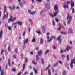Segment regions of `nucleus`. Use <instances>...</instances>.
<instances>
[{
    "label": "nucleus",
    "instance_id": "63",
    "mask_svg": "<svg viewBox=\"0 0 75 75\" xmlns=\"http://www.w3.org/2000/svg\"><path fill=\"white\" fill-rule=\"evenodd\" d=\"M21 74V72H19L18 73L17 75H20Z\"/></svg>",
    "mask_w": 75,
    "mask_h": 75
},
{
    "label": "nucleus",
    "instance_id": "6",
    "mask_svg": "<svg viewBox=\"0 0 75 75\" xmlns=\"http://www.w3.org/2000/svg\"><path fill=\"white\" fill-rule=\"evenodd\" d=\"M61 28H62V27H61V23H59V28H57V30L59 31H61Z\"/></svg>",
    "mask_w": 75,
    "mask_h": 75
},
{
    "label": "nucleus",
    "instance_id": "43",
    "mask_svg": "<svg viewBox=\"0 0 75 75\" xmlns=\"http://www.w3.org/2000/svg\"><path fill=\"white\" fill-rule=\"evenodd\" d=\"M3 52H4V50H1V55H3Z\"/></svg>",
    "mask_w": 75,
    "mask_h": 75
},
{
    "label": "nucleus",
    "instance_id": "37",
    "mask_svg": "<svg viewBox=\"0 0 75 75\" xmlns=\"http://www.w3.org/2000/svg\"><path fill=\"white\" fill-rule=\"evenodd\" d=\"M57 65H58V62H56L55 64H54V67H55L56 66H57Z\"/></svg>",
    "mask_w": 75,
    "mask_h": 75
},
{
    "label": "nucleus",
    "instance_id": "47",
    "mask_svg": "<svg viewBox=\"0 0 75 75\" xmlns=\"http://www.w3.org/2000/svg\"><path fill=\"white\" fill-rule=\"evenodd\" d=\"M32 63L33 64H34V65H37V63L35 62H34V61H32Z\"/></svg>",
    "mask_w": 75,
    "mask_h": 75
},
{
    "label": "nucleus",
    "instance_id": "62",
    "mask_svg": "<svg viewBox=\"0 0 75 75\" xmlns=\"http://www.w3.org/2000/svg\"><path fill=\"white\" fill-rule=\"evenodd\" d=\"M29 68H30V69H31V68H32V66H29Z\"/></svg>",
    "mask_w": 75,
    "mask_h": 75
},
{
    "label": "nucleus",
    "instance_id": "59",
    "mask_svg": "<svg viewBox=\"0 0 75 75\" xmlns=\"http://www.w3.org/2000/svg\"><path fill=\"white\" fill-rule=\"evenodd\" d=\"M25 62L26 63H27V61H28V59H27V58H26L25 59Z\"/></svg>",
    "mask_w": 75,
    "mask_h": 75
},
{
    "label": "nucleus",
    "instance_id": "31",
    "mask_svg": "<svg viewBox=\"0 0 75 75\" xmlns=\"http://www.w3.org/2000/svg\"><path fill=\"white\" fill-rule=\"evenodd\" d=\"M16 8V6L15 5H13L12 6V9L13 10H14Z\"/></svg>",
    "mask_w": 75,
    "mask_h": 75
},
{
    "label": "nucleus",
    "instance_id": "11",
    "mask_svg": "<svg viewBox=\"0 0 75 75\" xmlns=\"http://www.w3.org/2000/svg\"><path fill=\"white\" fill-rule=\"evenodd\" d=\"M40 44H43L44 43V41H43V39H42V38H41L40 41Z\"/></svg>",
    "mask_w": 75,
    "mask_h": 75
},
{
    "label": "nucleus",
    "instance_id": "9",
    "mask_svg": "<svg viewBox=\"0 0 75 75\" xmlns=\"http://www.w3.org/2000/svg\"><path fill=\"white\" fill-rule=\"evenodd\" d=\"M69 33H73V31H72V28H70L69 30Z\"/></svg>",
    "mask_w": 75,
    "mask_h": 75
},
{
    "label": "nucleus",
    "instance_id": "20",
    "mask_svg": "<svg viewBox=\"0 0 75 75\" xmlns=\"http://www.w3.org/2000/svg\"><path fill=\"white\" fill-rule=\"evenodd\" d=\"M69 54H67V61H69Z\"/></svg>",
    "mask_w": 75,
    "mask_h": 75
},
{
    "label": "nucleus",
    "instance_id": "40",
    "mask_svg": "<svg viewBox=\"0 0 75 75\" xmlns=\"http://www.w3.org/2000/svg\"><path fill=\"white\" fill-rule=\"evenodd\" d=\"M12 70L13 72H16V68H14L13 69H12Z\"/></svg>",
    "mask_w": 75,
    "mask_h": 75
},
{
    "label": "nucleus",
    "instance_id": "17",
    "mask_svg": "<svg viewBox=\"0 0 75 75\" xmlns=\"http://www.w3.org/2000/svg\"><path fill=\"white\" fill-rule=\"evenodd\" d=\"M50 67H51V65L50 64H49L48 66L45 69L46 71V70H48V69L50 68Z\"/></svg>",
    "mask_w": 75,
    "mask_h": 75
},
{
    "label": "nucleus",
    "instance_id": "19",
    "mask_svg": "<svg viewBox=\"0 0 75 75\" xmlns=\"http://www.w3.org/2000/svg\"><path fill=\"white\" fill-rule=\"evenodd\" d=\"M6 6H4V13H5L6 12V11H7V9H6Z\"/></svg>",
    "mask_w": 75,
    "mask_h": 75
},
{
    "label": "nucleus",
    "instance_id": "57",
    "mask_svg": "<svg viewBox=\"0 0 75 75\" xmlns=\"http://www.w3.org/2000/svg\"><path fill=\"white\" fill-rule=\"evenodd\" d=\"M52 23L53 25H55V21H53Z\"/></svg>",
    "mask_w": 75,
    "mask_h": 75
},
{
    "label": "nucleus",
    "instance_id": "32",
    "mask_svg": "<svg viewBox=\"0 0 75 75\" xmlns=\"http://www.w3.org/2000/svg\"><path fill=\"white\" fill-rule=\"evenodd\" d=\"M32 42H35V38H34L32 40Z\"/></svg>",
    "mask_w": 75,
    "mask_h": 75
},
{
    "label": "nucleus",
    "instance_id": "58",
    "mask_svg": "<svg viewBox=\"0 0 75 75\" xmlns=\"http://www.w3.org/2000/svg\"><path fill=\"white\" fill-rule=\"evenodd\" d=\"M9 8L10 9V10H12V7H11V6H9Z\"/></svg>",
    "mask_w": 75,
    "mask_h": 75
},
{
    "label": "nucleus",
    "instance_id": "7",
    "mask_svg": "<svg viewBox=\"0 0 75 75\" xmlns=\"http://www.w3.org/2000/svg\"><path fill=\"white\" fill-rule=\"evenodd\" d=\"M42 54V50H40V51L38 52V55L39 56H41Z\"/></svg>",
    "mask_w": 75,
    "mask_h": 75
},
{
    "label": "nucleus",
    "instance_id": "24",
    "mask_svg": "<svg viewBox=\"0 0 75 75\" xmlns=\"http://www.w3.org/2000/svg\"><path fill=\"white\" fill-rule=\"evenodd\" d=\"M28 40V38H27L26 39V40L24 41L23 44L24 45H25V43H27Z\"/></svg>",
    "mask_w": 75,
    "mask_h": 75
},
{
    "label": "nucleus",
    "instance_id": "61",
    "mask_svg": "<svg viewBox=\"0 0 75 75\" xmlns=\"http://www.w3.org/2000/svg\"><path fill=\"white\" fill-rule=\"evenodd\" d=\"M2 15V13H1V11H0V17H1V16Z\"/></svg>",
    "mask_w": 75,
    "mask_h": 75
},
{
    "label": "nucleus",
    "instance_id": "55",
    "mask_svg": "<svg viewBox=\"0 0 75 75\" xmlns=\"http://www.w3.org/2000/svg\"><path fill=\"white\" fill-rule=\"evenodd\" d=\"M10 21L12 22V19H9L8 20V23L10 22Z\"/></svg>",
    "mask_w": 75,
    "mask_h": 75
},
{
    "label": "nucleus",
    "instance_id": "26",
    "mask_svg": "<svg viewBox=\"0 0 75 75\" xmlns=\"http://www.w3.org/2000/svg\"><path fill=\"white\" fill-rule=\"evenodd\" d=\"M6 15L5 14H4V16H3V17L2 18V19L3 20H5V18H6Z\"/></svg>",
    "mask_w": 75,
    "mask_h": 75
},
{
    "label": "nucleus",
    "instance_id": "53",
    "mask_svg": "<svg viewBox=\"0 0 75 75\" xmlns=\"http://www.w3.org/2000/svg\"><path fill=\"white\" fill-rule=\"evenodd\" d=\"M52 47H53V49L54 50H55V49H56V46H52Z\"/></svg>",
    "mask_w": 75,
    "mask_h": 75
},
{
    "label": "nucleus",
    "instance_id": "36",
    "mask_svg": "<svg viewBox=\"0 0 75 75\" xmlns=\"http://www.w3.org/2000/svg\"><path fill=\"white\" fill-rule=\"evenodd\" d=\"M7 27L8 30H11V26H8Z\"/></svg>",
    "mask_w": 75,
    "mask_h": 75
},
{
    "label": "nucleus",
    "instance_id": "25",
    "mask_svg": "<svg viewBox=\"0 0 75 75\" xmlns=\"http://www.w3.org/2000/svg\"><path fill=\"white\" fill-rule=\"evenodd\" d=\"M28 21L30 24H33V21H32V20L30 19H29Z\"/></svg>",
    "mask_w": 75,
    "mask_h": 75
},
{
    "label": "nucleus",
    "instance_id": "64",
    "mask_svg": "<svg viewBox=\"0 0 75 75\" xmlns=\"http://www.w3.org/2000/svg\"><path fill=\"white\" fill-rule=\"evenodd\" d=\"M10 19H12V16L11 15H10Z\"/></svg>",
    "mask_w": 75,
    "mask_h": 75
},
{
    "label": "nucleus",
    "instance_id": "13",
    "mask_svg": "<svg viewBox=\"0 0 75 75\" xmlns=\"http://www.w3.org/2000/svg\"><path fill=\"white\" fill-rule=\"evenodd\" d=\"M2 36H3V31L1 30L0 32V38H1Z\"/></svg>",
    "mask_w": 75,
    "mask_h": 75
},
{
    "label": "nucleus",
    "instance_id": "39",
    "mask_svg": "<svg viewBox=\"0 0 75 75\" xmlns=\"http://www.w3.org/2000/svg\"><path fill=\"white\" fill-rule=\"evenodd\" d=\"M26 34V32L25 31H24L22 35V36H25Z\"/></svg>",
    "mask_w": 75,
    "mask_h": 75
},
{
    "label": "nucleus",
    "instance_id": "44",
    "mask_svg": "<svg viewBox=\"0 0 75 75\" xmlns=\"http://www.w3.org/2000/svg\"><path fill=\"white\" fill-rule=\"evenodd\" d=\"M35 11H34V12H31V13L30 14H31L32 15H33V14H35Z\"/></svg>",
    "mask_w": 75,
    "mask_h": 75
},
{
    "label": "nucleus",
    "instance_id": "21",
    "mask_svg": "<svg viewBox=\"0 0 75 75\" xmlns=\"http://www.w3.org/2000/svg\"><path fill=\"white\" fill-rule=\"evenodd\" d=\"M50 52V50L48 49L47 50L46 52H45V55H47V53H48V52Z\"/></svg>",
    "mask_w": 75,
    "mask_h": 75
},
{
    "label": "nucleus",
    "instance_id": "23",
    "mask_svg": "<svg viewBox=\"0 0 75 75\" xmlns=\"http://www.w3.org/2000/svg\"><path fill=\"white\" fill-rule=\"evenodd\" d=\"M19 5L21 7H24V5H23V4L22 3H19Z\"/></svg>",
    "mask_w": 75,
    "mask_h": 75
},
{
    "label": "nucleus",
    "instance_id": "48",
    "mask_svg": "<svg viewBox=\"0 0 75 75\" xmlns=\"http://www.w3.org/2000/svg\"><path fill=\"white\" fill-rule=\"evenodd\" d=\"M51 41H52V40L50 38V40L48 39L47 40V41H48L49 42H51Z\"/></svg>",
    "mask_w": 75,
    "mask_h": 75
},
{
    "label": "nucleus",
    "instance_id": "8",
    "mask_svg": "<svg viewBox=\"0 0 75 75\" xmlns=\"http://www.w3.org/2000/svg\"><path fill=\"white\" fill-rule=\"evenodd\" d=\"M74 5L75 4H74V2H72L71 4V8H70V10H72V8L73 7H74Z\"/></svg>",
    "mask_w": 75,
    "mask_h": 75
},
{
    "label": "nucleus",
    "instance_id": "45",
    "mask_svg": "<svg viewBox=\"0 0 75 75\" xmlns=\"http://www.w3.org/2000/svg\"><path fill=\"white\" fill-rule=\"evenodd\" d=\"M59 63L60 64V65H62V62L61 61H59Z\"/></svg>",
    "mask_w": 75,
    "mask_h": 75
},
{
    "label": "nucleus",
    "instance_id": "34",
    "mask_svg": "<svg viewBox=\"0 0 75 75\" xmlns=\"http://www.w3.org/2000/svg\"><path fill=\"white\" fill-rule=\"evenodd\" d=\"M16 19V17H15L14 18L12 19V22H13V21H14Z\"/></svg>",
    "mask_w": 75,
    "mask_h": 75
},
{
    "label": "nucleus",
    "instance_id": "41",
    "mask_svg": "<svg viewBox=\"0 0 75 75\" xmlns=\"http://www.w3.org/2000/svg\"><path fill=\"white\" fill-rule=\"evenodd\" d=\"M71 9H72V13L74 14V13H75V10H74V9L73 8H72Z\"/></svg>",
    "mask_w": 75,
    "mask_h": 75
},
{
    "label": "nucleus",
    "instance_id": "12",
    "mask_svg": "<svg viewBox=\"0 0 75 75\" xmlns=\"http://www.w3.org/2000/svg\"><path fill=\"white\" fill-rule=\"evenodd\" d=\"M11 60L10 59V58H9L8 60V63L9 67L11 66V63H10Z\"/></svg>",
    "mask_w": 75,
    "mask_h": 75
},
{
    "label": "nucleus",
    "instance_id": "14",
    "mask_svg": "<svg viewBox=\"0 0 75 75\" xmlns=\"http://www.w3.org/2000/svg\"><path fill=\"white\" fill-rule=\"evenodd\" d=\"M63 7L65 9V8H66V7L68 9L69 8L68 5H64L63 6Z\"/></svg>",
    "mask_w": 75,
    "mask_h": 75
},
{
    "label": "nucleus",
    "instance_id": "28",
    "mask_svg": "<svg viewBox=\"0 0 75 75\" xmlns=\"http://www.w3.org/2000/svg\"><path fill=\"white\" fill-rule=\"evenodd\" d=\"M41 62L42 63V65L44 64V59H42Z\"/></svg>",
    "mask_w": 75,
    "mask_h": 75
},
{
    "label": "nucleus",
    "instance_id": "3",
    "mask_svg": "<svg viewBox=\"0 0 75 75\" xmlns=\"http://www.w3.org/2000/svg\"><path fill=\"white\" fill-rule=\"evenodd\" d=\"M73 64H75V58H74L73 59H71V62L70 63V66L71 68H73Z\"/></svg>",
    "mask_w": 75,
    "mask_h": 75
},
{
    "label": "nucleus",
    "instance_id": "16",
    "mask_svg": "<svg viewBox=\"0 0 75 75\" xmlns=\"http://www.w3.org/2000/svg\"><path fill=\"white\" fill-rule=\"evenodd\" d=\"M36 58L37 61H39L40 57H39L38 56V55H36Z\"/></svg>",
    "mask_w": 75,
    "mask_h": 75
},
{
    "label": "nucleus",
    "instance_id": "42",
    "mask_svg": "<svg viewBox=\"0 0 75 75\" xmlns=\"http://www.w3.org/2000/svg\"><path fill=\"white\" fill-rule=\"evenodd\" d=\"M36 1L39 3H41L42 2V0H36Z\"/></svg>",
    "mask_w": 75,
    "mask_h": 75
},
{
    "label": "nucleus",
    "instance_id": "60",
    "mask_svg": "<svg viewBox=\"0 0 75 75\" xmlns=\"http://www.w3.org/2000/svg\"><path fill=\"white\" fill-rule=\"evenodd\" d=\"M28 13L29 14H31V10H28Z\"/></svg>",
    "mask_w": 75,
    "mask_h": 75
},
{
    "label": "nucleus",
    "instance_id": "18",
    "mask_svg": "<svg viewBox=\"0 0 75 75\" xmlns=\"http://www.w3.org/2000/svg\"><path fill=\"white\" fill-rule=\"evenodd\" d=\"M48 75H51V70L49 69L48 71Z\"/></svg>",
    "mask_w": 75,
    "mask_h": 75
},
{
    "label": "nucleus",
    "instance_id": "2",
    "mask_svg": "<svg viewBox=\"0 0 75 75\" xmlns=\"http://www.w3.org/2000/svg\"><path fill=\"white\" fill-rule=\"evenodd\" d=\"M67 20H68V21H67V24L68 25H69V24H70V23H71V21H72V16H70L69 17L70 14L68 13H67ZM68 18H69V20H68Z\"/></svg>",
    "mask_w": 75,
    "mask_h": 75
},
{
    "label": "nucleus",
    "instance_id": "49",
    "mask_svg": "<svg viewBox=\"0 0 75 75\" xmlns=\"http://www.w3.org/2000/svg\"><path fill=\"white\" fill-rule=\"evenodd\" d=\"M8 12H6V18H8Z\"/></svg>",
    "mask_w": 75,
    "mask_h": 75
},
{
    "label": "nucleus",
    "instance_id": "22",
    "mask_svg": "<svg viewBox=\"0 0 75 75\" xmlns=\"http://www.w3.org/2000/svg\"><path fill=\"white\" fill-rule=\"evenodd\" d=\"M66 73H67V71H66L64 70L63 71V75H66Z\"/></svg>",
    "mask_w": 75,
    "mask_h": 75
},
{
    "label": "nucleus",
    "instance_id": "1",
    "mask_svg": "<svg viewBox=\"0 0 75 75\" xmlns=\"http://www.w3.org/2000/svg\"><path fill=\"white\" fill-rule=\"evenodd\" d=\"M54 10L56 11L55 12L54 15L51 13H49L51 17H55L56 16V15L58 14V7L57 5H55L54 6Z\"/></svg>",
    "mask_w": 75,
    "mask_h": 75
},
{
    "label": "nucleus",
    "instance_id": "27",
    "mask_svg": "<svg viewBox=\"0 0 75 75\" xmlns=\"http://www.w3.org/2000/svg\"><path fill=\"white\" fill-rule=\"evenodd\" d=\"M33 71H35V74H37V70H36L35 68H33Z\"/></svg>",
    "mask_w": 75,
    "mask_h": 75
},
{
    "label": "nucleus",
    "instance_id": "52",
    "mask_svg": "<svg viewBox=\"0 0 75 75\" xmlns=\"http://www.w3.org/2000/svg\"><path fill=\"white\" fill-rule=\"evenodd\" d=\"M52 72H53V73H54V72H55V70L54 69H52Z\"/></svg>",
    "mask_w": 75,
    "mask_h": 75
},
{
    "label": "nucleus",
    "instance_id": "5",
    "mask_svg": "<svg viewBox=\"0 0 75 75\" xmlns=\"http://www.w3.org/2000/svg\"><path fill=\"white\" fill-rule=\"evenodd\" d=\"M46 7L48 9H49L50 8V4L49 3H47L46 4Z\"/></svg>",
    "mask_w": 75,
    "mask_h": 75
},
{
    "label": "nucleus",
    "instance_id": "33",
    "mask_svg": "<svg viewBox=\"0 0 75 75\" xmlns=\"http://www.w3.org/2000/svg\"><path fill=\"white\" fill-rule=\"evenodd\" d=\"M25 64H23V71H24L25 69Z\"/></svg>",
    "mask_w": 75,
    "mask_h": 75
},
{
    "label": "nucleus",
    "instance_id": "29",
    "mask_svg": "<svg viewBox=\"0 0 75 75\" xmlns=\"http://www.w3.org/2000/svg\"><path fill=\"white\" fill-rule=\"evenodd\" d=\"M60 33L62 34H64V35H65V34H67V32L60 31Z\"/></svg>",
    "mask_w": 75,
    "mask_h": 75
},
{
    "label": "nucleus",
    "instance_id": "56",
    "mask_svg": "<svg viewBox=\"0 0 75 75\" xmlns=\"http://www.w3.org/2000/svg\"><path fill=\"white\" fill-rule=\"evenodd\" d=\"M63 24L64 26H66V23H65V21H64L63 22Z\"/></svg>",
    "mask_w": 75,
    "mask_h": 75
},
{
    "label": "nucleus",
    "instance_id": "54",
    "mask_svg": "<svg viewBox=\"0 0 75 75\" xmlns=\"http://www.w3.org/2000/svg\"><path fill=\"white\" fill-rule=\"evenodd\" d=\"M17 50H18L17 49V48L15 49V53H16V54L17 53Z\"/></svg>",
    "mask_w": 75,
    "mask_h": 75
},
{
    "label": "nucleus",
    "instance_id": "15",
    "mask_svg": "<svg viewBox=\"0 0 75 75\" xmlns=\"http://www.w3.org/2000/svg\"><path fill=\"white\" fill-rule=\"evenodd\" d=\"M17 24L19 25H21L23 24V23L21 22L18 21L17 22Z\"/></svg>",
    "mask_w": 75,
    "mask_h": 75
},
{
    "label": "nucleus",
    "instance_id": "38",
    "mask_svg": "<svg viewBox=\"0 0 75 75\" xmlns=\"http://www.w3.org/2000/svg\"><path fill=\"white\" fill-rule=\"evenodd\" d=\"M8 51H9V52H10L11 51V50H10V45H9L8 47Z\"/></svg>",
    "mask_w": 75,
    "mask_h": 75
},
{
    "label": "nucleus",
    "instance_id": "10",
    "mask_svg": "<svg viewBox=\"0 0 75 75\" xmlns=\"http://www.w3.org/2000/svg\"><path fill=\"white\" fill-rule=\"evenodd\" d=\"M72 47L69 46H67V47L66 48V50H70V49H71Z\"/></svg>",
    "mask_w": 75,
    "mask_h": 75
},
{
    "label": "nucleus",
    "instance_id": "46",
    "mask_svg": "<svg viewBox=\"0 0 75 75\" xmlns=\"http://www.w3.org/2000/svg\"><path fill=\"white\" fill-rule=\"evenodd\" d=\"M55 20L56 22H57V23H58V22L59 21V20L58 19H57L56 18H55Z\"/></svg>",
    "mask_w": 75,
    "mask_h": 75
},
{
    "label": "nucleus",
    "instance_id": "51",
    "mask_svg": "<svg viewBox=\"0 0 75 75\" xmlns=\"http://www.w3.org/2000/svg\"><path fill=\"white\" fill-rule=\"evenodd\" d=\"M28 72H27V71H25L24 73V74H23V75H25L26 74H28Z\"/></svg>",
    "mask_w": 75,
    "mask_h": 75
},
{
    "label": "nucleus",
    "instance_id": "30",
    "mask_svg": "<svg viewBox=\"0 0 75 75\" xmlns=\"http://www.w3.org/2000/svg\"><path fill=\"white\" fill-rule=\"evenodd\" d=\"M50 38L52 40H53L54 39H55V36H51Z\"/></svg>",
    "mask_w": 75,
    "mask_h": 75
},
{
    "label": "nucleus",
    "instance_id": "35",
    "mask_svg": "<svg viewBox=\"0 0 75 75\" xmlns=\"http://www.w3.org/2000/svg\"><path fill=\"white\" fill-rule=\"evenodd\" d=\"M36 33L38 34H41V32L40 31H37V30L36 31Z\"/></svg>",
    "mask_w": 75,
    "mask_h": 75
},
{
    "label": "nucleus",
    "instance_id": "50",
    "mask_svg": "<svg viewBox=\"0 0 75 75\" xmlns=\"http://www.w3.org/2000/svg\"><path fill=\"white\" fill-rule=\"evenodd\" d=\"M4 74V72H3V70H2L1 71V75H3Z\"/></svg>",
    "mask_w": 75,
    "mask_h": 75
},
{
    "label": "nucleus",
    "instance_id": "4",
    "mask_svg": "<svg viewBox=\"0 0 75 75\" xmlns=\"http://www.w3.org/2000/svg\"><path fill=\"white\" fill-rule=\"evenodd\" d=\"M61 36H59L57 38V41H59V42L60 44H61V42H62V39L61 38Z\"/></svg>",
    "mask_w": 75,
    "mask_h": 75
}]
</instances>
